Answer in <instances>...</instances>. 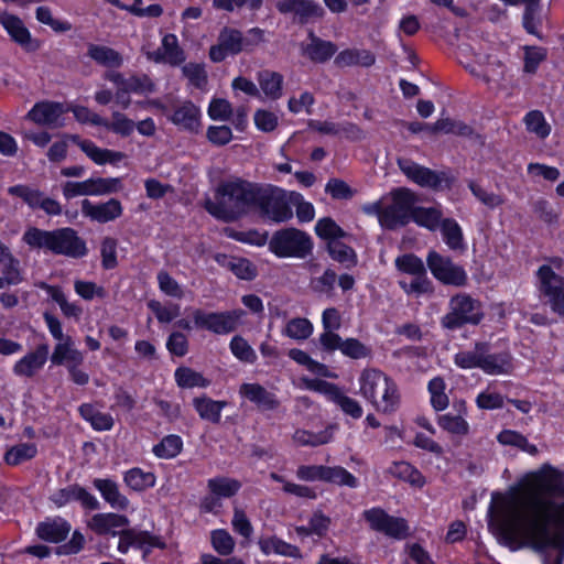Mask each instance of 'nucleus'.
Returning <instances> with one entry per match:
<instances>
[{
  "mask_svg": "<svg viewBox=\"0 0 564 564\" xmlns=\"http://www.w3.org/2000/svg\"><path fill=\"white\" fill-rule=\"evenodd\" d=\"M564 474L550 465L528 475L507 496L494 495L490 525L507 539L522 540L543 564L564 558Z\"/></svg>",
  "mask_w": 564,
  "mask_h": 564,
  "instance_id": "1",
  "label": "nucleus"
},
{
  "mask_svg": "<svg viewBox=\"0 0 564 564\" xmlns=\"http://www.w3.org/2000/svg\"><path fill=\"white\" fill-rule=\"evenodd\" d=\"M258 184L247 181L223 182L216 189L215 200L207 199L206 210L224 221H234L254 207Z\"/></svg>",
  "mask_w": 564,
  "mask_h": 564,
  "instance_id": "2",
  "label": "nucleus"
},
{
  "mask_svg": "<svg viewBox=\"0 0 564 564\" xmlns=\"http://www.w3.org/2000/svg\"><path fill=\"white\" fill-rule=\"evenodd\" d=\"M89 528L97 534L119 535L118 551L127 553L129 547L133 546L144 551V556L153 547L163 549L165 543L158 535L148 531H137L134 529H123L129 525V519L118 513H97L91 517Z\"/></svg>",
  "mask_w": 564,
  "mask_h": 564,
  "instance_id": "3",
  "label": "nucleus"
},
{
  "mask_svg": "<svg viewBox=\"0 0 564 564\" xmlns=\"http://www.w3.org/2000/svg\"><path fill=\"white\" fill-rule=\"evenodd\" d=\"M22 240L32 249H41L57 256L78 259L87 253L85 240L69 227L54 230L30 227L24 231Z\"/></svg>",
  "mask_w": 564,
  "mask_h": 564,
  "instance_id": "4",
  "label": "nucleus"
},
{
  "mask_svg": "<svg viewBox=\"0 0 564 564\" xmlns=\"http://www.w3.org/2000/svg\"><path fill=\"white\" fill-rule=\"evenodd\" d=\"M359 393L382 413L397 410L400 395L395 382L376 368L364 369L359 377Z\"/></svg>",
  "mask_w": 564,
  "mask_h": 564,
  "instance_id": "5",
  "label": "nucleus"
},
{
  "mask_svg": "<svg viewBox=\"0 0 564 564\" xmlns=\"http://www.w3.org/2000/svg\"><path fill=\"white\" fill-rule=\"evenodd\" d=\"M484 318L480 301L467 293H457L448 301V312L441 318V326L456 330L465 325H478Z\"/></svg>",
  "mask_w": 564,
  "mask_h": 564,
  "instance_id": "6",
  "label": "nucleus"
},
{
  "mask_svg": "<svg viewBox=\"0 0 564 564\" xmlns=\"http://www.w3.org/2000/svg\"><path fill=\"white\" fill-rule=\"evenodd\" d=\"M291 192L271 185H259L254 207L260 215L274 223H284L293 217L290 207Z\"/></svg>",
  "mask_w": 564,
  "mask_h": 564,
  "instance_id": "7",
  "label": "nucleus"
},
{
  "mask_svg": "<svg viewBox=\"0 0 564 564\" xmlns=\"http://www.w3.org/2000/svg\"><path fill=\"white\" fill-rule=\"evenodd\" d=\"M312 249L311 237L293 227L275 231L269 241V250L279 258L304 259L312 253Z\"/></svg>",
  "mask_w": 564,
  "mask_h": 564,
  "instance_id": "8",
  "label": "nucleus"
},
{
  "mask_svg": "<svg viewBox=\"0 0 564 564\" xmlns=\"http://www.w3.org/2000/svg\"><path fill=\"white\" fill-rule=\"evenodd\" d=\"M536 289L542 304L564 317V278L557 274L551 265L543 264L536 271Z\"/></svg>",
  "mask_w": 564,
  "mask_h": 564,
  "instance_id": "9",
  "label": "nucleus"
},
{
  "mask_svg": "<svg viewBox=\"0 0 564 564\" xmlns=\"http://www.w3.org/2000/svg\"><path fill=\"white\" fill-rule=\"evenodd\" d=\"M391 202L384 204L381 215V227L393 230L411 221L413 206L416 203L415 194L405 187L391 192Z\"/></svg>",
  "mask_w": 564,
  "mask_h": 564,
  "instance_id": "10",
  "label": "nucleus"
},
{
  "mask_svg": "<svg viewBox=\"0 0 564 564\" xmlns=\"http://www.w3.org/2000/svg\"><path fill=\"white\" fill-rule=\"evenodd\" d=\"M245 315L242 310L206 313L199 308L194 310L193 319L197 327L207 329L217 335H226L238 328Z\"/></svg>",
  "mask_w": 564,
  "mask_h": 564,
  "instance_id": "11",
  "label": "nucleus"
},
{
  "mask_svg": "<svg viewBox=\"0 0 564 564\" xmlns=\"http://www.w3.org/2000/svg\"><path fill=\"white\" fill-rule=\"evenodd\" d=\"M397 163L403 174L421 187L440 191L451 186V180L445 172L433 171L406 158H398Z\"/></svg>",
  "mask_w": 564,
  "mask_h": 564,
  "instance_id": "12",
  "label": "nucleus"
},
{
  "mask_svg": "<svg viewBox=\"0 0 564 564\" xmlns=\"http://www.w3.org/2000/svg\"><path fill=\"white\" fill-rule=\"evenodd\" d=\"M426 263L434 278L440 282L454 286H465L467 284L466 271L463 267L455 264L451 258L431 250L426 257Z\"/></svg>",
  "mask_w": 564,
  "mask_h": 564,
  "instance_id": "13",
  "label": "nucleus"
},
{
  "mask_svg": "<svg viewBox=\"0 0 564 564\" xmlns=\"http://www.w3.org/2000/svg\"><path fill=\"white\" fill-rule=\"evenodd\" d=\"M408 130L412 133H419L422 131H427L431 134L436 133H445L453 134L456 137L468 138L470 140H475L479 138V134L475 133V130L471 126L465 123L462 120L453 119V118H441L433 124L424 123L420 121H413L408 123Z\"/></svg>",
  "mask_w": 564,
  "mask_h": 564,
  "instance_id": "14",
  "label": "nucleus"
},
{
  "mask_svg": "<svg viewBox=\"0 0 564 564\" xmlns=\"http://www.w3.org/2000/svg\"><path fill=\"white\" fill-rule=\"evenodd\" d=\"M364 518L375 531L384 533L393 539H404L409 534V527L404 519L389 516L380 508L364 511Z\"/></svg>",
  "mask_w": 564,
  "mask_h": 564,
  "instance_id": "15",
  "label": "nucleus"
},
{
  "mask_svg": "<svg viewBox=\"0 0 564 564\" xmlns=\"http://www.w3.org/2000/svg\"><path fill=\"white\" fill-rule=\"evenodd\" d=\"M243 52L242 32L239 29L224 26L218 34L217 43L209 47L208 56L213 63H221L229 56Z\"/></svg>",
  "mask_w": 564,
  "mask_h": 564,
  "instance_id": "16",
  "label": "nucleus"
},
{
  "mask_svg": "<svg viewBox=\"0 0 564 564\" xmlns=\"http://www.w3.org/2000/svg\"><path fill=\"white\" fill-rule=\"evenodd\" d=\"M66 112L64 104L53 100L35 102L25 115V120L44 128H58L63 124V116Z\"/></svg>",
  "mask_w": 564,
  "mask_h": 564,
  "instance_id": "17",
  "label": "nucleus"
},
{
  "mask_svg": "<svg viewBox=\"0 0 564 564\" xmlns=\"http://www.w3.org/2000/svg\"><path fill=\"white\" fill-rule=\"evenodd\" d=\"M0 24L8 33L10 40L21 46L26 53L36 52L41 47V42L32 36L20 17L2 12L0 13Z\"/></svg>",
  "mask_w": 564,
  "mask_h": 564,
  "instance_id": "18",
  "label": "nucleus"
},
{
  "mask_svg": "<svg viewBox=\"0 0 564 564\" xmlns=\"http://www.w3.org/2000/svg\"><path fill=\"white\" fill-rule=\"evenodd\" d=\"M8 193L11 196L21 198L32 209H42L50 216H58L62 214L61 204L51 197H45L43 192L37 188L19 184L10 186Z\"/></svg>",
  "mask_w": 564,
  "mask_h": 564,
  "instance_id": "19",
  "label": "nucleus"
},
{
  "mask_svg": "<svg viewBox=\"0 0 564 564\" xmlns=\"http://www.w3.org/2000/svg\"><path fill=\"white\" fill-rule=\"evenodd\" d=\"M82 214L93 221L106 224L113 221L122 216L123 207L119 199L110 198L105 203H91L89 199H83L80 203Z\"/></svg>",
  "mask_w": 564,
  "mask_h": 564,
  "instance_id": "20",
  "label": "nucleus"
},
{
  "mask_svg": "<svg viewBox=\"0 0 564 564\" xmlns=\"http://www.w3.org/2000/svg\"><path fill=\"white\" fill-rule=\"evenodd\" d=\"M50 356V345L41 343L32 351H29L21 359H19L12 371L17 377L33 378L37 375L46 364Z\"/></svg>",
  "mask_w": 564,
  "mask_h": 564,
  "instance_id": "21",
  "label": "nucleus"
},
{
  "mask_svg": "<svg viewBox=\"0 0 564 564\" xmlns=\"http://www.w3.org/2000/svg\"><path fill=\"white\" fill-rule=\"evenodd\" d=\"M169 119L178 130L194 135L202 133V112L191 100L176 107Z\"/></svg>",
  "mask_w": 564,
  "mask_h": 564,
  "instance_id": "22",
  "label": "nucleus"
},
{
  "mask_svg": "<svg viewBox=\"0 0 564 564\" xmlns=\"http://www.w3.org/2000/svg\"><path fill=\"white\" fill-rule=\"evenodd\" d=\"M456 413H445L437 417V424L447 433L463 437L469 433V424L465 416L467 415V408L465 401L460 400L453 404Z\"/></svg>",
  "mask_w": 564,
  "mask_h": 564,
  "instance_id": "23",
  "label": "nucleus"
},
{
  "mask_svg": "<svg viewBox=\"0 0 564 564\" xmlns=\"http://www.w3.org/2000/svg\"><path fill=\"white\" fill-rule=\"evenodd\" d=\"M310 43L302 45V55L315 64L328 62L337 52V45L328 40L318 37L314 31L308 32Z\"/></svg>",
  "mask_w": 564,
  "mask_h": 564,
  "instance_id": "24",
  "label": "nucleus"
},
{
  "mask_svg": "<svg viewBox=\"0 0 564 564\" xmlns=\"http://www.w3.org/2000/svg\"><path fill=\"white\" fill-rule=\"evenodd\" d=\"M70 524L61 517L46 518L36 527V535L50 543L64 541L70 532Z\"/></svg>",
  "mask_w": 564,
  "mask_h": 564,
  "instance_id": "25",
  "label": "nucleus"
},
{
  "mask_svg": "<svg viewBox=\"0 0 564 564\" xmlns=\"http://www.w3.org/2000/svg\"><path fill=\"white\" fill-rule=\"evenodd\" d=\"M84 352L76 348L70 336L55 344L50 360L54 366L68 367L74 364H84Z\"/></svg>",
  "mask_w": 564,
  "mask_h": 564,
  "instance_id": "26",
  "label": "nucleus"
},
{
  "mask_svg": "<svg viewBox=\"0 0 564 564\" xmlns=\"http://www.w3.org/2000/svg\"><path fill=\"white\" fill-rule=\"evenodd\" d=\"M512 357L508 351L490 352L489 346L482 351L480 369L488 375H508L512 371Z\"/></svg>",
  "mask_w": 564,
  "mask_h": 564,
  "instance_id": "27",
  "label": "nucleus"
},
{
  "mask_svg": "<svg viewBox=\"0 0 564 564\" xmlns=\"http://www.w3.org/2000/svg\"><path fill=\"white\" fill-rule=\"evenodd\" d=\"M334 63L338 67L361 66L368 68L375 65L376 55L365 48H345L335 56Z\"/></svg>",
  "mask_w": 564,
  "mask_h": 564,
  "instance_id": "28",
  "label": "nucleus"
},
{
  "mask_svg": "<svg viewBox=\"0 0 564 564\" xmlns=\"http://www.w3.org/2000/svg\"><path fill=\"white\" fill-rule=\"evenodd\" d=\"M310 130L323 135L332 137H356L360 132L359 128L350 122L338 123L329 120L311 119L307 123Z\"/></svg>",
  "mask_w": 564,
  "mask_h": 564,
  "instance_id": "29",
  "label": "nucleus"
},
{
  "mask_svg": "<svg viewBox=\"0 0 564 564\" xmlns=\"http://www.w3.org/2000/svg\"><path fill=\"white\" fill-rule=\"evenodd\" d=\"M87 56L96 64L108 68H119L123 64L122 55L106 45L89 43L87 45Z\"/></svg>",
  "mask_w": 564,
  "mask_h": 564,
  "instance_id": "30",
  "label": "nucleus"
},
{
  "mask_svg": "<svg viewBox=\"0 0 564 564\" xmlns=\"http://www.w3.org/2000/svg\"><path fill=\"white\" fill-rule=\"evenodd\" d=\"M240 393L263 410H274L279 406L275 395L258 383H243Z\"/></svg>",
  "mask_w": 564,
  "mask_h": 564,
  "instance_id": "31",
  "label": "nucleus"
},
{
  "mask_svg": "<svg viewBox=\"0 0 564 564\" xmlns=\"http://www.w3.org/2000/svg\"><path fill=\"white\" fill-rule=\"evenodd\" d=\"M94 486L100 491L102 498L117 510H126L129 507V500L123 496L118 485L110 479L97 478Z\"/></svg>",
  "mask_w": 564,
  "mask_h": 564,
  "instance_id": "32",
  "label": "nucleus"
},
{
  "mask_svg": "<svg viewBox=\"0 0 564 564\" xmlns=\"http://www.w3.org/2000/svg\"><path fill=\"white\" fill-rule=\"evenodd\" d=\"M227 405L225 401H215L206 395L193 399V406L202 420L218 424L221 411Z\"/></svg>",
  "mask_w": 564,
  "mask_h": 564,
  "instance_id": "33",
  "label": "nucleus"
},
{
  "mask_svg": "<svg viewBox=\"0 0 564 564\" xmlns=\"http://www.w3.org/2000/svg\"><path fill=\"white\" fill-rule=\"evenodd\" d=\"M164 55L156 53L155 62L165 61L172 66H180L186 59L184 50L178 44V39L174 33H167L162 39Z\"/></svg>",
  "mask_w": 564,
  "mask_h": 564,
  "instance_id": "34",
  "label": "nucleus"
},
{
  "mask_svg": "<svg viewBox=\"0 0 564 564\" xmlns=\"http://www.w3.org/2000/svg\"><path fill=\"white\" fill-rule=\"evenodd\" d=\"M411 220L417 226L424 227L431 231L440 228L443 221V212L440 207L413 206Z\"/></svg>",
  "mask_w": 564,
  "mask_h": 564,
  "instance_id": "35",
  "label": "nucleus"
},
{
  "mask_svg": "<svg viewBox=\"0 0 564 564\" xmlns=\"http://www.w3.org/2000/svg\"><path fill=\"white\" fill-rule=\"evenodd\" d=\"M80 416L90 423L96 431H109L113 426V419L110 414L100 412L90 403H84L78 409Z\"/></svg>",
  "mask_w": 564,
  "mask_h": 564,
  "instance_id": "36",
  "label": "nucleus"
},
{
  "mask_svg": "<svg viewBox=\"0 0 564 564\" xmlns=\"http://www.w3.org/2000/svg\"><path fill=\"white\" fill-rule=\"evenodd\" d=\"M389 471L392 476L409 482L413 487L422 488L425 485V477L422 473L408 462H394Z\"/></svg>",
  "mask_w": 564,
  "mask_h": 564,
  "instance_id": "37",
  "label": "nucleus"
},
{
  "mask_svg": "<svg viewBox=\"0 0 564 564\" xmlns=\"http://www.w3.org/2000/svg\"><path fill=\"white\" fill-rule=\"evenodd\" d=\"M259 547L265 555L274 553L294 558L301 556V552L297 546L286 543L276 536L260 539Z\"/></svg>",
  "mask_w": 564,
  "mask_h": 564,
  "instance_id": "38",
  "label": "nucleus"
},
{
  "mask_svg": "<svg viewBox=\"0 0 564 564\" xmlns=\"http://www.w3.org/2000/svg\"><path fill=\"white\" fill-rule=\"evenodd\" d=\"M258 82L268 98L276 100L282 96L283 76L280 73L262 70L258 75Z\"/></svg>",
  "mask_w": 564,
  "mask_h": 564,
  "instance_id": "39",
  "label": "nucleus"
},
{
  "mask_svg": "<svg viewBox=\"0 0 564 564\" xmlns=\"http://www.w3.org/2000/svg\"><path fill=\"white\" fill-rule=\"evenodd\" d=\"M327 250L333 260L341 263L346 269H350L357 263L355 250L340 241V239H330L327 242Z\"/></svg>",
  "mask_w": 564,
  "mask_h": 564,
  "instance_id": "40",
  "label": "nucleus"
},
{
  "mask_svg": "<svg viewBox=\"0 0 564 564\" xmlns=\"http://www.w3.org/2000/svg\"><path fill=\"white\" fill-rule=\"evenodd\" d=\"M443 240L452 250H464V236L460 226L453 218H444L440 226Z\"/></svg>",
  "mask_w": 564,
  "mask_h": 564,
  "instance_id": "41",
  "label": "nucleus"
},
{
  "mask_svg": "<svg viewBox=\"0 0 564 564\" xmlns=\"http://www.w3.org/2000/svg\"><path fill=\"white\" fill-rule=\"evenodd\" d=\"M82 151L93 160L96 164L102 165L106 163L116 164L123 159V153L118 151H111L108 149H101L96 143H78Z\"/></svg>",
  "mask_w": 564,
  "mask_h": 564,
  "instance_id": "42",
  "label": "nucleus"
},
{
  "mask_svg": "<svg viewBox=\"0 0 564 564\" xmlns=\"http://www.w3.org/2000/svg\"><path fill=\"white\" fill-rule=\"evenodd\" d=\"M207 487L210 494L220 499L231 498L240 490L241 482L234 478L220 476L208 479Z\"/></svg>",
  "mask_w": 564,
  "mask_h": 564,
  "instance_id": "43",
  "label": "nucleus"
},
{
  "mask_svg": "<svg viewBox=\"0 0 564 564\" xmlns=\"http://www.w3.org/2000/svg\"><path fill=\"white\" fill-rule=\"evenodd\" d=\"M522 50L523 73L533 75L538 72L541 63L547 58V50L536 45H524Z\"/></svg>",
  "mask_w": 564,
  "mask_h": 564,
  "instance_id": "44",
  "label": "nucleus"
},
{
  "mask_svg": "<svg viewBox=\"0 0 564 564\" xmlns=\"http://www.w3.org/2000/svg\"><path fill=\"white\" fill-rule=\"evenodd\" d=\"M123 480L134 491H143L155 485L153 473L143 471L141 468H131L124 474Z\"/></svg>",
  "mask_w": 564,
  "mask_h": 564,
  "instance_id": "45",
  "label": "nucleus"
},
{
  "mask_svg": "<svg viewBox=\"0 0 564 564\" xmlns=\"http://www.w3.org/2000/svg\"><path fill=\"white\" fill-rule=\"evenodd\" d=\"M37 454L36 445L33 443H20L9 448L4 454V462L10 466H18L30 460Z\"/></svg>",
  "mask_w": 564,
  "mask_h": 564,
  "instance_id": "46",
  "label": "nucleus"
},
{
  "mask_svg": "<svg viewBox=\"0 0 564 564\" xmlns=\"http://www.w3.org/2000/svg\"><path fill=\"white\" fill-rule=\"evenodd\" d=\"M497 440L505 446H513L531 455L538 454L536 446L530 444L528 438L517 431L503 430L498 434Z\"/></svg>",
  "mask_w": 564,
  "mask_h": 564,
  "instance_id": "47",
  "label": "nucleus"
},
{
  "mask_svg": "<svg viewBox=\"0 0 564 564\" xmlns=\"http://www.w3.org/2000/svg\"><path fill=\"white\" fill-rule=\"evenodd\" d=\"M323 481L356 488L357 478L341 466H324Z\"/></svg>",
  "mask_w": 564,
  "mask_h": 564,
  "instance_id": "48",
  "label": "nucleus"
},
{
  "mask_svg": "<svg viewBox=\"0 0 564 564\" xmlns=\"http://www.w3.org/2000/svg\"><path fill=\"white\" fill-rule=\"evenodd\" d=\"M486 348V343H476L473 350L459 351L455 355V365L462 369L479 368L482 359V351Z\"/></svg>",
  "mask_w": 564,
  "mask_h": 564,
  "instance_id": "49",
  "label": "nucleus"
},
{
  "mask_svg": "<svg viewBox=\"0 0 564 564\" xmlns=\"http://www.w3.org/2000/svg\"><path fill=\"white\" fill-rule=\"evenodd\" d=\"M183 447L182 438L171 434L153 446V453L159 458L170 459L177 456Z\"/></svg>",
  "mask_w": 564,
  "mask_h": 564,
  "instance_id": "50",
  "label": "nucleus"
},
{
  "mask_svg": "<svg viewBox=\"0 0 564 564\" xmlns=\"http://www.w3.org/2000/svg\"><path fill=\"white\" fill-rule=\"evenodd\" d=\"M399 285L406 294L415 296L432 294L434 291L433 283L426 273L413 276L410 282L399 281Z\"/></svg>",
  "mask_w": 564,
  "mask_h": 564,
  "instance_id": "51",
  "label": "nucleus"
},
{
  "mask_svg": "<svg viewBox=\"0 0 564 564\" xmlns=\"http://www.w3.org/2000/svg\"><path fill=\"white\" fill-rule=\"evenodd\" d=\"M42 288L45 289L50 296L52 297V300L59 305L65 316L75 318H78L80 316L82 308L75 303L68 302L61 288L47 284H43Z\"/></svg>",
  "mask_w": 564,
  "mask_h": 564,
  "instance_id": "52",
  "label": "nucleus"
},
{
  "mask_svg": "<svg viewBox=\"0 0 564 564\" xmlns=\"http://www.w3.org/2000/svg\"><path fill=\"white\" fill-rule=\"evenodd\" d=\"M175 380L181 388L207 387L209 381L202 373L194 371L187 367L177 368L175 371Z\"/></svg>",
  "mask_w": 564,
  "mask_h": 564,
  "instance_id": "53",
  "label": "nucleus"
},
{
  "mask_svg": "<svg viewBox=\"0 0 564 564\" xmlns=\"http://www.w3.org/2000/svg\"><path fill=\"white\" fill-rule=\"evenodd\" d=\"M313 333V325L307 318L296 317L288 322L283 334L290 338L303 340Z\"/></svg>",
  "mask_w": 564,
  "mask_h": 564,
  "instance_id": "54",
  "label": "nucleus"
},
{
  "mask_svg": "<svg viewBox=\"0 0 564 564\" xmlns=\"http://www.w3.org/2000/svg\"><path fill=\"white\" fill-rule=\"evenodd\" d=\"M395 267L399 271L416 276L426 273L425 265L417 256L405 253L395 259Z\"/></svg>",
  "mask_w": 564,
  "mask_h": 564,
  "instance_id": "55",
  "label": "nucleus"
},
{
  "mask_svg": "<svg viewBox=\"0 0 564 564\" xmlns=\"http://www.w3.org/2000/svg\"><path fill=\"white\" fill-rule=\"evenodd\" d=\"M91 196L118 193L122 188L119 177H96L90 178Z\"/></svg>",
  "mask_w": 564,
  "mask_h": 564,
  "instance_id": "56",
  "label": "nucleus"
},
{
  "mask_svg": "<svg viewBox=\"0 0 564 564\" xmlns=\"http://www.w3.org/2000/svg\"><path fill=\"white\" fill-rule=\"evenodd\" d=\"M541 3L536 6H527L524 7L522 14V26L527 33L536 36L538 39H542V35L539 31V26L541 25L540 19Z\"/></svg>",
  "mask_w": 564,
  "mask_h": 564,
  "instance_id": "57",
  "label": "nucleus"
},
{
  "mask_svg": "<svg viewBox=\"0 0 564 564\" xmlns=\"http://www.w3.org/2000/svg\"><path fill=\"white\" fill-rule=\"evenodd\" d=\"M524 120L528 130L534 132L539 138L545 139L550 134L551 128L540 110L529 111Z\"/></svg>",
  "mask_w": 564,
  "mask_h": 564,
  "instance_id": "58",
  "label": "nucleus"
},
{
  "mask_svg": "<svg viewBox=\"0 0 564 564\" xmlns=\"http://www.w3.org/2000/svg\"><path fill=\"white\" fill-rule=\"evenodd\" d=\"M232 106L225 98H212L207 108L208 117L214 121H226L232 116Z\"/></svg>",
  "mask_w": 564,
  "mask_h": 564,
  "instance_id": "59",
  "label": "nucleus"
},
{
  "mask_svg": "<svg viewBox=\"0 0 564 564\" xmlns=\"http://www.w3.org/2000/svg\"><path fill=\"white\" fill-rule=\"evenodd\" d=\"M126 86L131 94L148 95L155 91L154 82L147 74L131 75L126 80Z\"/></svg>",
  "mask_w": 564,
  "mask_h": 564,
  "instance_id": "60",
  "label": "nucleus"
},
{
  "mask_svg": "<svg viewBox=\"0 0 564 564\" xmlns=\"http://www.w3.org/2000/svg\"><path fill=\"white\" fill-rule=\"evenodd\" d=\"M337 282V274L333 269H326L324 273L312 280V290L319 294L333 296L335 284Z\"/></svg>",
  "mask_w": 564,
  "mask_h": 564,
  "instance_id": "61",
  "label": "nucleus"
},
{
  "mask_svg": "<svg viewBox=\"0 0 564 564\" xmlns=\"http://www.w3.org/2000/svg\"><path fill=\"white\" fill-rule=\"evenodd\" d=\"M316 235L330 241V239H340L347 236V234L329 217L319 219L315 226Z\"/></svg>",
  "mask_w": 564,
  "mask_h": 564,
  "instance_id": "62",
  "label": "nucleus"
},
{
  "mask_svg": "<svg viewBox=\"0 0 564 564\" xmlns=\"http://www.w3.org/2000/svg\"><path fill=\"white\" fill-rule=\"evenodd\" d=\"M332 402L337 404L345 414L351 416L352 419L357 420L362 416L364 411L360 403L356 399L345 394L341 389H339V391L335 394Z\"/></svg>",
  "mask_w": 564,
  "mask_h": 564,
  "instance_id": "63",
  "label": "nucleus"
},
{
  "mask_svg": "<svg viewBox=\"0 0 564 564\" xmlns=\"http://www.w3.org/2000/svg\"><path fill=\"white\" fill-rule=\"evenodd\" d=\"M230 350L236 358L243 362L253 364L257 360L256 351L241 336L231 338Z\"/></svg>",
  "mask_w": 564,
  "mask_h": 564,
  "instance_id": "64",
  "label": "nucleus"
}]
</instances>
